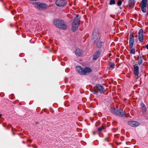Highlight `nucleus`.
Wrapping results in <instances>:
<instances>
[{
  "mask_svg": "<svg viewBox=\"0 0 148 148\" xmlns=\"http://www.w3.org/2000/svg\"><path fill=\"white\" fill-rule=\"evenodd\" d=\"M53 23L57 27L63 29H66L68 28L65 22L59 18L54 20Z\"/></svg>",
  "mask_w": 148,
  "mask_h": 148,
  "instance_id": "f257e3e1",
  "label": "nucleus"
},
{
  "mask_svg": "<svg viewBox=\"0 0 148 148\" xmlns=\"http://www.w3.org/2000/svg\"><path fill=\"white\" fill-rule=\"evenodd\" d=\"M80 21V16L79 14H77L72 25V29L73 32H75L78 29Z\"/></svg>",
  "mask_w": 148,
  "mask_h": 148,
  "instance_id": "f03ea898",
  "label": "nucleus"
},
{
  "mask_svg": "<svg viewBox=\"0 0 148 148\" xmlns=\"http://www.w3.org/2000/svg\"><path fill=\"white\" fill-rule=\"evenodd\" d=\"M76 70L79 73L83 75H86L87 73H90L92 71V70L90 68L86 67L84 69L80 66L76 67Z\"/></svg>",
  "mask_w": 148,
  "mask_h": 148,
  "instance_id": "7ed1b4c3",
  "label": "nucleus"
},
{
  "mask_svg": "<svg viewBox=\"0 0 148 148\" xmlns=\"http://www.w3.org/2000/svg\"><path fill=\"white\" fill-rule=\"evenodd\" d=\"M34 5L35 7L40 10H45L48 8V7L47 4L44 3H41L40 2H35Z\"/></svg>",
  "mask_w": 148,
  "mask_h": 148,
  "instance_id": "20e7f679",
  "label": "nucleus"
},
{
  "mask_svg": "<svg viewBox=\"0 0 148 148\" xmlns=\"http://www.w3.org/2000/svg\"><path fill=\"white\" fill-rule=\"evenodd\" d=\"M92 40L94 41H99L100 40V37L99 35V32L98 29H95L93 33Z\"/></svg>",
  "mask_w": 148,
  "mask_h": 148,
  "instance_id": "39448f33",
  "label": "nucleus"
},
{
  "mask_svg": "<svg viewBox=\"0 0 148 148\" xmlns=\"http://www.w3.org/2000/svg\"><path fill=\"white\" fill-rule=\"evenodd\" d=\"M134 70L133 73L135 75V77L138 79L139 78L138 76L139 74V68L138 64H136L133 65Z\"/></svg>",
  "mask_w": 148,
  "mask_h": 148,
  "instance_id": "423d86ee",
  "label": "nucleus"
},
{
  "mask_svg": "<svg viewBox=\"0 0 148 148\" xmlns=\"http://www.w3.org/2000/svg\"><path fill=\"white\" fill-rule=\"evenodd\" d=\"M147 0H142L140 2V6L142 11L144 13L146 12V7L147 5Z\"/></svg>",
  "mask_w": 148,
  "mask_h": 148,
  "instance_id": "0eeeda50",
  "label": "nucleus"
},
{
  "mask_svg": "<svg viewBox=\"0 0 148 148\" xmlns=\"http://www.w3.org/2000/svg\"><path fill=\"white\" fill-rule=\"evenodd\" d=\"M66 0H57L56 1V5L59 7H63L66 4Z\"/></svg>",
  "mask_w": 148,
  "mask_h": 148,
  "instance_id": "6e6552de",
  "label": "nucleus"
},
{
  "mask_svg": "<svg viewBox=\"0 0 148 148\" xmlns=\"http://www.w3.org/2000/svg\"><path fill=\"white\" fill-rule=\"evenodd\" d=\"M116 115L122 117L127 116L124 111L120 109H118L117 110Z\"/></svg>",
  "mask_w": 148,
  "mask_h": 148,
  "instance_id": "1a4fd4ad",
  "label": "nucleus"
},
{
  "mask_svg": "<svg viewBox=\"0 0 148 148\" xmlns=\"http://www.w3.org/2000/svg\"><path fill=\"white\" fill-rule=\"evenodd\" d=\"M143 29H140L138 32V39L140 42H142L143 40Z\"/></svg>",
  "mask_w": 148,
  "mask_h": 148,
  "instance_id": "9d476101",
  "label": "nucleus"
},
{
  "mask_svg": "<svg viewBox=\"0 0 148 148\" xmlns=\"http://www.w3.org/2000/svg\"><path fill=\"white\" fill-rule=\"evenodd\" d=\"M134 42V36L132 34H130V36L129 43L130 48L132 49L133 47Z\"/></svg>",
  "mask_w": 148,
  "mask_h": 148,
  "instance_id": "9b49d317",
  "label": "nucleus"
},
{
  "mask_svg": "<svg viewBox=\"0 0 148 148\" xmlns=\"http://www.w3.org/2000/svg\"><path fill=\"white\" fill-rule=\"evenodd\" d=\"M129 125L133 127H136L138 125V123L135 121H129L128 122Z\"/></svg>",
  "mask_w": 148,
  "mask_h": 148,
  "instance_id": "f8f14e48",
  "label": "nucleus"
},
{
  "mask_svg": "<svg viewBox=\"0 0 148 148\" xmlns=\"http://www.w3.org/2000/svg\"><path fill=\"white\" fill-rule=\"evenodd\" d=\"M96 86L100 93H104L105 90L103 86H101L100 84H97L96 85Z\"/></svg>",
  "mask_w": 148,
  "mask_h": 148,
  "instance_id": "ddd939ff",
  "label": "nucleus"
},
{
  "mask_svg": "<svg viewBox=\"0 0 148 148\" xmlns=\"http://www.w3.org/2000/svg\"><path fill=\"white\" fill-rule=\"evenodd\" d=\"M100 54V52L98 51L95 52L93 56V60H95L97 59L99 57Z\"/></svg>",
  "mask_w": 148,
  "mask_h": 148,
  "instance_id": "4468645a",
  "label": "nucleus"
},
{
  "mask_svg": "<svg viewBox=\"0 0 148 148\" xmlns=\"http://www.w3.org/2000/svg\"><path fill=\"white\" fill-rule=\"evenodd\" d=\"M76 55L78 56H81L82 55V51L79 49H77L75 51Z\"/></svg>",
  "mask_w": 148,
  "mask_h": 148,
  "instance_id": "2eb2a0df",
  "label": "nucleus"
},
{
  "mask_svg": "<svg viewBox=\"0 0 148 148\" xmlns=\"http://www.w3.org/2000/svg\"><path fill=\"white\" fill-rule=\"evenodd\" d=\"M95 43H96L97 44V47L99 48H100L102 46V42L100 40L98 41H94Z\"/></svg>",
  "mask_w": 148,
  "mask_h": 148,
  "instance_id": "dca6fc26",
  "label": "nucleus"
},
{
  "mask_svg": "<svg viewBox=\"0 0 148 148\" xmlns=\"http://www.w3.org/2000/svg\"><path fill=\"white\" fill-rule=\"evenodd\" d=\"M138 65H140L142 63L143 61L142 57L141 56H139L138 58Z\"/></svg>",
  "mask_w": 148,
  "mask_h": 148,
  "instance_id": "f3484780",
  "label": "nucleus"
},
{
  "mask_svg": "<svg viewBox=\"0 0 148 148\" xmlns=\"http://www.w3.org/2000/svg\"><path fill=\"white\" fill-rule=\"evenodd\" d=\"M134 3V0H129L128 3V5L130 7H132Z\"/></svg>",
  "mask_w": 148,
  "mask_h": 148,
  "instance_id": "a211bd4d",
  "label": "nucleus"
},
{
  "mask_svg": "<svg viewBox=\"0 0 148 148\" xmlns=\"http://www.w3.org/2000/svg\"><path fill=\"white\" fill-rule=\"evenodd\" d=\"M116 111H117V110H116L115 108H112L111 109V112L114 115H116Z\"/></svg>",
  "mask_w": 148,
  "mask_h": 148,
  "instance_id": "6ab92c4d",
  "label": "nucleus"
},
{
  "mask_svg": "<svg viewBox=\"0 0 148 148\" xmlns=\"http://www.w3.org/2000/svg\"><path fill=\"white\" fill-rule=\"evenodd\" d=\"M110 67H109V69H113L115 66V64L114 63H110L109 64Z\"/></svg>",
  "mask_w": 148,
  "mask_h": 148,
  "instance_id": "aec40b11",
  "label": "nucleus"
},
{
  "mask_svg": "<svg viewBox=\"0 0 148 148\" xmlns=\"http://www.w3.org/2000/svg\"><path fill=\"white\" fill-rule=\"evenodd\" d=\"M116 3V2L114 0H110V2L109 4L112 5Z\"/></svg>",
  "mask_w": 148,
  "mask_h": 148,
  "instance_id": "412c9836",
  "label": "nucleus"
},
{
  "mask_svg": "<svg viewBox=\"0 0 148 148\" xmlns=\"http://www.w3.org/2000/svg\"><path fill=\"white\" fill-rule=\"evenodd\" d=\"M130 53L131 54H134L135 53V49H131Z\"/></svg>",
  "mask_w": 148,
  "mask_h": 148,
  "instance_id": "4be33fe9",
  "label": "nucleus"
},
{
  "mask_svg": "<svg viewBox=\"0 0 148 148\" xmlns=\"http://www.w3.org/2000/svg\"><path fill=\"white\" fill-rule=\"evenodd\" d=\"M142 110L144 114H145L147 112V109L146 107L142 108Z\"/></svg>",
  "mask_w": 148,
  "mask_h": 148,
  "instance_id": "5701e85b",
  "label": "nucleus"
},
{
  "mask_svg": "<svg viewBox=\"0 0 148 148\" xmlns=\"http://www.w3.org/2000/svg\"><path fill=\"white\" fill-rule=\"evenodd\" d=\"M92 92L95 94H97L98 92V91L95 89H93Z\"/></svg>",
  "mask_w": 148,
  "mask_h": 148,
  "instance_id": "b1692460",
  "label": "nucleus"
},
{
  "mask_svg": "<svg viewBox=\"0 0 148 148\" xmlns=\"http://www.w3.org/2000/svg\"><path fill=\"white\" fill-rule=\"evenodd\" d=\"M104 127L103 126H102L101 127H99L98 129V131L99 132H101L103 129Z\"/></svg>",
  "mask_w": 148,
  "mask_h": 148,
  "instance_id": "393cba45",
  "label": "nucleus"
},
{
  "mask_svg": "<svg viewBox=\"0 0 148 148\" xmlns=\"http://www.w3.org/2000/svg\"><path fill=\"white\" fill-rule=\"evenodd\" d=\"M117 4L118 6H120L122 4V1L121 0H119L117 2Z\"/></svg>",
  "mask_w": 148,
  "mask_h": 148,
  "instance_id": "a878e982",
  "label": "nucleus"
},
{
  "mask_svg": "<svg viewBox=\"0 0 148 148\" xmlns=\"http://www.w3.org/2000/svg\"><path fill=\"white\" fill-rule=\"evenodd\" d=\"M141 108L145 107V106L143 103H141L140 104Z\"/></svg>",
  "mask_w": 148,
  "mask_h": 148,
  "instance_id": "bb28decb",
  "label": "nucleus"
},
{
  "mask_svg": "<svg viewBox=\"0 0 148 148\" xmlns=\"http://www.w3.org/2000/svg\"><path fill=\"white\" fill-rule=\"evenodd\" d=\"M99 122H97L96 124V126H97L99 125Z\"/></svg>",
  "mask_w": 148,
  "mask_h": 148,
  "instance_id": "cd10ccee",
  "label": "nucleus"
},
{
  "mask_svg": "<svg viewBox=\"0 0 148 148\" xmlns=\"http://www.w3.org/2000/svg\"><path fill=\"white\" fill-rule=\"evenodd\" d=\"M121 142H119V143H118V142L116 143V144L117 145H119L120 144H121Z\"/></svg>",
  "mask_w": 148,
  "mask_h": 148,
  "instance_id": "c85d7f7f",
  "label": "nucleus"
},
{
  "mask_svg": "<svg viewBox=\"0 0 148 148\" xmlns=\"http://www.w3.org/2000/svg\"><path fill=\"white\" fill-rule=\"evenodd\" d=\"M110 16L113 18H114V15H110Z\"/></svg>",
  "mask_w": 148,
  "mask_h": 148,
  "instance_id": "c756f323",
  "label": "nucleus"
},
{
  "mask_svg": "<svg viewBox=\"0 0 148 148\" xmlns=\"http://www.w3.org/2000/svg\"><path fill=\"white\" fill-rule=\"evenodd\" d=\"M16 11V10H14V11H12V14L14 15V12H15Z\"/></svg>",
  "mask_w": 148,
  "mask_h": 148,
  "instance_id": "7c9ffc66",
  "label": "nucleus"
},
{
  "mask_svg": "<svg viewBox=\"0 0 148 148\" xmlns=\"http://www.w3.org/2000/svg\"><path fill=\"white\" fill-rule=\"evenodd\" d=\"M146 48L148 49V44H147L146 46Z\"/></svg>",
  "mask_w": 148,
  "mask_h": 148,
  "instance_id": "2f4dec72",
  "label": "nucleus"
},
{
  "mask_svg": "<svg viewBox=\"0 0 148 148\" xmlns=\"http://www.w3.org/2000/svg\"><path fill=\"white\" fill-rule=\"evenodd\" d=\"M93 134L95 135V132H93Z\"/></svg>",
  "mask_w": 148,
  "mask_h": 148,
  "instance_id": "473e14b6",
  "label": "nucleus"
},
{
  "mask_svg": "<svg viewBox=\"0 0 148 148\" xmlns=\"http://www.w3.org/2000/svg\"><path fill=\"white\" fill-rule=\"evenodd\" d=\"M8 126L10 127H11V125H8Z\"/></svg>",
  "mask_w": 148,
  "mask_h": 148,
  "instance_id": "72a5a7b5",
  "label": "nucleus"
},
{
  "mask_svg": "<svg viewBox=\"0 0 148 148\" xmlns=\"http://www.w3.org/2000/svg\"><path fill=\"white\" fill-rule=\"evenodd\" d=\"M2 116V115L1 114H0V117Z\"/></svg>",
  "mask_w": 148,
  "mask_h": 148,
  "instance_id": "f704fd0d",
  "label": "nucleus"
},
{
  "mask_svg": "<svg viewBox=\"0 0 148 148\" xmlns=\"http://www.w3.org/2000/svg\"><path fill=\"white\" fill-rule=\"evenodd\" d=\"M106 140H107V139H106V138L105 139V141H106Z\"/></svg>",
  "mask_w": 148,
  "mask_h": 148,
  "instance_id": "c9c22d12",
  "label": "nucleus"
},
{
  "mask_svg": "<svg viewBox=\"0 0 148 148\" xmlns=\"http://www.w3.org/2000/svg\"><path fill=\"white\" fill-rule=\"evenodd\" d=\"M111 54H109V55H110V56H111Z\"/></svg>",
  "mask_w": 148,
  "mask_h": 148,
  "instance_id": "e433bc0d",
  "label": "nucleus"
}]
</instances>
